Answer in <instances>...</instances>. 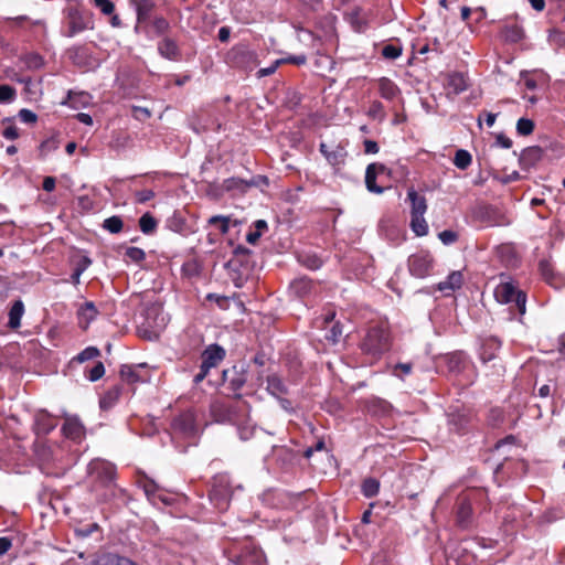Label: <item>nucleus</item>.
<instances>
[{
  "label": "nucleus",
  "mask_w": 565,
  "mask_h": 565,
  "mask_svg": "<svg viewBox=\"0 0 565 565\" xmlns=\"http://www.w3.org/2000/svg\"><path fill=\"white\" fill-rule=\"evenodd\" d=\"M380 95L387 99L393 100L399 94L397 85L387 77H382L377 81Z\"/></svg>",
  "instance_id": "4468645a"
},
{
  "label": "nucleus",
  "mask_w": 565,
  "mask_h": 565,
  "mask_svg": "<svg viewBox=\"0 0 565 565\" xmlns=\"http://www.w3.org/2000/svg\"><path fill=\"white\" fill-rule=\"evenodd\" d=\"M124 223L119 216H110L104 221L103 227L108 232L116 234L122 230Z\"/></svg>",
  "instance_id": "c85d7f7f"
},
{
  "label": "nucleus",
  "mask_w": 565,
  "mask_h": 565,
  "mask_svg": "<svg viewBox=\"0 0 565 565\" xmlns=\"http://www.w3.org/2000/svg\"><path fill=\"white\" fill-rule=\"evenodd\" d=\"M390 348V334L383 327H372L361 345L364 353L377 358Z\"/></svg>",
  "instance_id": "f257e3e1"
},
{
  "label": "nucleus",
  "mask_w": 565,
  "mask_h": 565,
  "mask_svg": "<svg viewBox=\"0 0 565 565\" xmlns=\"http://www.w3.org/2000/svg\"><path fill=\"white\" fill-rule=\"evenodd\" d=\"M285 63H292L297 65H302L306 63V56L305 55H296V56H289L287 58H284Z\"/></svg>",
  "instance_id": "13d9d810"
},
{
  "label": "nucleus",
  "mask_w": 565,
  "mask_h": 565,
  "mask_svg": "<svg viewBox=\"0 0 565 565\" xmlns=\"http://www.w3.org/2000/svg\"><path fill=\"white\" fill-rule=\"evenodd\" d=\"M497 141L498 143L505 148V149H509L512 147V141L511 139H509L508 137L503 136V135H500L498 138H497Z\"/></svg>",
  "instance_id": "e2e57ef3"
},
{
  "label": "nucleus",
  "mask_w": 565,
  "mask_h": 565,
  "mask_svg": "<svg viewBox=\"0 0 565 565\" xmlns=\"http://www.w3.org/2000/svg\"><path fill=\"white\" fill-rule=\"evenodd\" d=\"M260 235H262V233L258 232V231L250 232V233L247 234L246 241L249 244H255L259 239Z\"/></svg>",
  "instance_id": "69168bd1"
},
{
  "label": "nucleus",
  "mask_w": 565,
  "mask_h": 565,
  "mask_svg": "<svg viewBox=\"0 0 565 565\" xmlns=\"http://www.w3.org/2000/svg\"><path fill=\"white\" fill-rule=\"evenodd\" d=\"M139 226L142 233L150 234L156 230L157 221L149 213H145L139 220Z\"/></svg>",
  "instance_id": "bb28decb"
},
{
  "label": "nucleus",
  "mask_w": 565,
  "mask_h": 565,
  "mask_svg": "<svg viewBox=\"0 0 565 565\" xmlns=\"http://www.w3.org/2000/svg\"><path fill=\"white\" fill-rule=\"evenodd\" d=\"M255 433V429L253 427H248V426H243V427H239L238 429V434H239V438L242 440H247L249 439Z\"/></svg>",
  "instance_id": "8fccbe9b"
},
{
  "label": "nucleus",
  "mask_w": 565,
  "mask_h": 565,
  "mask_svg": "<svg viewBox=\"0 0 565 565\" xmlns=\"http://www.w3.org/2000/svg\"><path fill=\"white\" fill-rule=\"evenodd\" d=\"M57 425L56 419L45 411H40L34 417V430L38 435H46Z\"/></svg>",
  "instance_id": "6e6552de"
},
{
  "label": "nucleus",
  "mask_w": 565,
  "mask_h": 565,
  "mask_svg": "<svg viewBox=\"0 0 565 565\" xmlns=\"http://www.w3.org/2000/svg\"><path fill=\"white\" fill-rule=\"evenodd\" d=\"M135 196L138 203H146L154 196V192L149 189L140 190L135 193Z\"/></svg>",
  "instance_id": "49530a36"
},
{
  "label": "nucleus",
  "mask_w": 565,
  "mask_h": 565,
  "mask_svg": "<svg viewBox=\"0 0 565 565\" xmlns=\"http://www.w3.org/2000/svg\"><path fill=\"white\" fill-rule=\"evenodd\" d=\"M319 149L322 156L332 167L342 166L348 156L344 146L341 143L328 145L326 142H321Z\"/></svg>",
  "instance_id": "20e7f679"
},
{
  "label": "nucleus",
  "mask_w": 565,
  "mask_h": 565,
  "mask_svg": "<svg viewBox=\"0 0 565 565\" xmlns=\"http://www.w3.org/2000/svg\"><path fill=\"white\" fill-rule=\"evenodd\" d=\"M291 290L298 296H305L312 289V282L306 277L295 279L290 285Z\"/></svg>",
  "instance_id": "412c9836"
},
{
  "label": "nucleus",
  "mask_w": 565,
  "mask_h": 565,
  "mask_svg": "<svg viewBox=\"0 0 565 565\" xmlns=\"http://www.w3.org/2000/svg\"><path fill=\"white\" fill-rule=\"evenodd\" d=\"M90 264V259L84 256L78 260L75 269L83 274L89 267Z\"/></svg>",
  "instance_id": "5fc2aeb1"
},
{
  "label": "nucleus",
  "mask_w": 565,
  "mask_h": 565,
  "mask_svg": "<svg viewBox=\"0 0 565 565\" xmlns=\"http://www.w3.org/2000/svg\"><path fill=\"white\" fill-rule=\"evenodd\" d=\"M211 500L215 503V507L220 510L227 508L231 492L226 487L225 480L221 478L218 483H215L210 492Z\"/></svg>",
  "instance_id": "423d86ee"
},
{
  "label": "nucleus",
  "mask_w": 565,
  "mask_h": 565,
  "mask_svg": "<svg viewBox=\"0 0 565 565\" xmlns=\"http://www.w3.org/2000/svg\"><path fill=\"white\" fill-rule=\"evenodd\" d=\"M497 115L492 113H487L486 124L488 127H492L495 122Z\"/></svg>",
  "instance_id": "774afa93"
},
{
  "label": "nucleus",
  "mask_w": 565,
  "mask_h": 565,
  "mask_svg": "<svg viewBox=\"0 0 565 565\" xmlns=\"http://www.w3.org/2000/svg\"><path fill=\"white\" fill-rule=\"evenodd\" d=\"M19 118L25 124H34L38 119L36 115L29 109H21L19 111Z\"/></svg>",
  "instance_id": "a18cd8bd"
},
{
  "label": "nucleus",
  "mask_w": 565,
  "mask_h": 565,
  "mask_svg": "<svg viewBox=\"0 0 565 565\" xmlns=\"http://www.w3.org/2000/svg\"><path fill=\"white\" fill-rule=\"evenodd\" d=\"M530 1V4L531 7L535 10V11H543L544 8H545V0H529Z\"/></svg>",
  "instance_id": "0e129e2a"
},
{
  "label": "nucleus",
  "mask_w": 565,
  "mask_h": 565,
  "mask_svg": "<svg viewBox=\"0 0 565 565\" xmlns=\"http://www.w3.org/2000/svg\"><path fill=\"white\" fill-rule=\"evenodd\" d=\"M230 34H231V30L230 28L227 26H222L220 30H218V40L221 42H227L228 39H230Z\"/></svg>",
  "instance_id": "bf43d9fd"
},
{
  "label": "nucleus",
  "mask_w": 565,
  "mask_h": 565,
  "mask_svg": "<svg viewBox=\"0 0 565 565\" xmlns=\"http://www.w3.org/2000/svg\"><path fill=\"white\" fill-rule=\"evenodd\" d=\"M99 355V350L95 347H88L83 350L77 356L76 360L78 362H85L88 360H93Z\"/></svg>",
  "instance_id": "f704fd0d"
},
{
  "label": "nucleus",
  "mask_w": 565,
  "mask_h": 565,
  "mask_svg": "<svg viewBox=\"0 0 565 565\" xmlns=\"http://www.w3.org/2000/svg\"><path fill=\"white\" fill-rule=\"evenodd\" d=\"M520 179V174L516 171H513L512 173L508 174L505 178L502 179L503 183L513 182Z\"/></svg>",
  "instance_id": "338daca9"
},
{
  "label": "nucleus",
  "mask_w": 565,
  "mask_h": 565,
  "mask_svg": "<svg viewBox=\"0 0 565 565\" xmlns=\"http://www.w3.org/2000/svg\"><path fill=\"white\" fill-rule=\"evenodd\" d=\"M412 372V364L411 363H398L393 369V375L404 379L405 375H408Z\"/></svg>",
  "instance_id": "ea45409f"
},
{
  "label": "nucleus",
  "mask_w": 565,
  "mask_h": 565,
  "mask_svg": "<svg viewBox=\"0 0 565 565\" xmlns=\"http://www.w3.org/2000/svg\"><path fill=\"white\" fill-rule=\"evenodd\" d=\"M15 89L10 85H0V102L10 103L14 99Z\"/></svg>",
  "instance_id": "e433bc0d"
},
{
  "label": "nucleus",
  "mask_w": 565,
  "mask_h": 565,
  "mask_svg": "<svg viewBox=\"0 0 565 565\" xmlns=\"http://www.w3.org/2000/svg\"><path fill=\"white\" fill-rule=\"evenodd\" d=\"M228 222H230L228 217L221 216V215L212 216L209 220V223L217 225L220 231H221V233H223V234H226L228 232V228H230Z\"/></svg>",
  "instance_id": "c9c22d12"
},
{
  "label": "nucleus",
  "mask_w": 565,
  "mask_h": 565,
  "mask_svg": "<svg viewBox=\"0 0 565 565\" xmlns=\"http://www.w3.org/2000/svg\"><path fill=\"white\" fill-rule=\"evenodd\" d=\"M135 4L138 21H146L149 18L153 4L149 0H138Z\"/></svg>",
  "instance_id": "5701e85b"
},
{
  "label": "nucleus",
  "mask_w": 565,
  "mask_h": 565,
  "mask_svg": "<svg viewBox=\"0 0 565 565\" xmlns=\"http://www.w3.org/2000/svg\"><path fill=\"white\" fill-rule=\"evenodd\" d=\"M299 262L309 269H318L322 264L316 255H300Z\"/></svg>",
  "instance_id": "2f4dec72"
},
{
  "label": "nucleus",
  "mask_w": 565,
  "mask_h": 565,
  "mask_svg": "<svg viewBox=\"0 0 565 565\" xmlns=\"http://www.w3.org/2000/svg\"><path fill=\"white\" fill-rule=\"evenodd\" d=\"M433 267V257L428 252L420 250L409 256L408 269L409 273L417 277H426Z\"/></svg>",
  "instance_id": "7ed1b4c3"
},
{
  "label": "nucleus",
  "mask_w": 565,
  "mask_h": 565,
  "mask_svg": "<svg viewBox=\"0 0 565 565\" xmlns=\"http://www.w3.org/2000/svg\"><path fill=\"white\" fill-rule=\"evenodd\" d=\"M79 316L82 319L86 321V324H88L92 320L95 319L97 316V309L92 301H87L84 303V306L79 310Z\"/></svg>",
  "instance_id": "cd10ccee"
},
{
  "label": "nucleus",
  "mask_w": 565,
  "mask_h": 565,
  "mask_svg": "<svg viewBox=\"0 0 565 565\" xmlns=\"http://www.w3.org/2000/svg\"><path fill=\"white\" fill-rule=\"evenodd\" d=\"M445 87L448 94L458 95L469 87L468 77L461 72H451L446 76Z\"/></svg>",
  "instance_id": "39448f33"
},
{
  "label": "nucleus",
  "mask_w": 565,
  "mask_h": 565,
  "mask_svg": "<svg viewBox=\"0 0 565 565\" xmlns=\"http://www.w3.org/2000/svg\"><path fill=\"white\" fill-rule=\"evenodd\" d=\"M105 374V366L102 362L96 363L89 371L88 379L92 382L98 381Z\"/></svg>",
  "instance_id": "58836bf2"
},
{
  "label": "nucleus",
  "mask_w": 565,
  "mask_h": 565,
  "mask_svg": "<svg viewBox=\"0 0 565 565\" xmlns=\"http://www.w3.org/2000/svg\"><path fill=\"white\" fill-rule=\"evenodd\" d=\"M11 541L8 537H0V556L6 554L11 547Z\"/></svg>",
  "instance_id": "4d7b16f0"
},
{
  "label": "nucleus",
  "mask_w": 565,
  "mask_h": 565,
  "mask_svg": "<svg viewBox=\"0 0 565 565\" xmlns=\"http://www.w3.org/2000/svg\"><path fill=\"white\" fill-rule=\"evenodd\" d=\"M542 158V149L540 147H529L524 149L520 157V164L523 169L533 168Z\"/></svg>",
  "instance_id": "9b49d317"
},
{
  "label": "nucleus",
  "mask_w": 565,
  "mask_h": 565,
  "mask_svg": "<svg viewBox=\"0 0 565 565\" xmlns=\"http://www.w3.org/2000/svg\"><path fill=\"white\" fill-rule=\"evenodd\" d=\"M267 391L273 396L280 397L287 393V386L279 376L273 374L267 377Z\"/></svg>",
  "instance_id": "f3484780"
},
{
  "label": "nucleus",
  "mask_w": 565,
  "mask_h": 565,
  "mask_svg": "<svg viewBox=\"0 0 565 565\" xmlns=\"http://www.w3.org/2000/svg\"><path fill=\"white\" fill-rule=\"evenodd\" d=\"M323 448H324V443L322 440H319V441H317L315 447H310V448L306 449L305 457L309 458V457H311V455L315 450H321Z\"/></svg>",
  "instance_id": "680f3d73"
},
{
  "label": "nucleus",
  "mask_w": 565,
  "mask_h": 565,
  "mask_svg": "<svg viewBox=\"0 0 565 565\" xmlns=\"http://www.w3.org/2000/svg\"><path fill=\"white\" fill-rule=\"evenodd\" d=\"M158 50L163 57L169 58V60H175L179 55L178 45L171 39H163L159 43Z\"/></svg>",
  "instance_id": "a211bd4d"
},
{
  "label": "nucleus",
  "mask_w": 565,
  "mask_h": 565,
  "mask_svg": "<svg viewBox=\"0 0 565 565\" xmlns=\"http://www.w3.org/2000/svg\"><path fill=\"white\" fill-rule=\"evenodd\" d=\"M472 514L471 503L468 499L462 498L457 510V522L460 526H467L470 523Z\"/></svg>",
  "instance_id": "dca6fc26"
},
{
  "label": "nucleus",
  "mask_w": 565,
  "mask_h": 565,
  "mask_svg": "<svg viewBox=\"0 0 565 565\" xmlns=\"http://www.w3.org/2000/svg\"><path fill=\"white\" fill-rule=\"evenodd\" d=\"M126 257L129 258L131 262L140 263L145 259L146 254L145 252L139 247H128L125 253Z\"/></svg>",
  "instance_id": "72a5a7b5"
},
{
  "label": "nucleus",
  "mask_w": 565,
  "mask_h": 565,
  "mask_svg": "<svg viewBox=\"0 0 565 565\" xmlns=\"http://www.w3.org/2000/svg\"><path fill=\"white\" fill-rule=\"evenodd\" d=\"M4 124H7V126L2 131V136L8 140L17 139L19 137L18 128L10 121V119H6Z\"/></svg>",
  "instance_id": "4c0bfd02"
},
{
  "label": "nucleus",
  "mask_w": 565,
  "mask_h": 565,
  "mask_svg": "<svg viewBox=\"0 0 565 565\" xmlns=\"http://www.w3.org/2000/svg\"><path fill=\"white\" fill-rule=\"evenodd\" d=\"M225 356V350L217 345H209L202 353V361L205 367H215Z\"/></svg>",
  "instance_id": "9d476101"
},
{
  "label": "nucleus",
  "mask_w": 565,
  "mask_h": 565,
  "mask_svg": "<svg viewBox=\"0 0 565 565\" xmlns=\"http://www.w3.org/2000/svg\"><path fill=\"white\" fill-rule=\"evenodd\" d=\"M380 490V482L376 479L369 478L362 483V492L366 498L375 497Z\"/></svg>",
  "instance_id": "393cba45"
},
{
  "label": "nucleus",
  "mask_w": 565,
  "mask_h": 565,
  "mask_svg": "<svg viewBox=\"0 0 565 565\" xmlns=\"http://www.w3.org/2000/svg\"><path fill=\"white\" fill-rule=\"evenodd\" d=\"M76 118H77V119H78V121H79V122H82V124H85V125H88V126L93 125V118H92V116H90V115H88V114H85V113H78V114L76 115Z\"/></svg>",
  "instance_id": "052dcab7"
},
{
  "label": "nucleus",
  "mask_w": 565,
  "mask_h": 565,
  "mask_svg": "<svg viewBox=\"0 0 565 565\" xmlns=\"http://www.w3.org/2000/svg\"><path fill=\"white\" fill-rule=\"evenodd\" d=\"M55 179L53 177H46L43 180V190L46 192H52L55 189Z\"/></svg>",
  "instance_id": "6e6d98bb"
},
{
  "label": "nucleus",
  "mask_w": 565,
  "mask_h": 565,
  "mask_svg": "<svg viewBox=\"0 0 565 565\" xmlns=\"http://www.w3.org/2000/svg\"><path fill=\"white\" fill-rule=\"evenodd\" d=\"M120 375L130 383L137 382L139 380L136 371L130 365H122L120 369Z\"/></svg>",
  "instance_id": "a19ab883"
},
{
  "label": "nucleus",
  "mask_w": 565,
  "mask_h": 565,
  "mask_svg": "<svg viewBox=\"0 0 565 565\" xmlns=\"http://www.w3.org/2000/svg\"><path fill=\"white\" fill-rule=\"evenodd\" d=\"M24 313V306H23V302L21 300H17L10 311H9V327L12 328V329H17L20 327L21 324V318Z\"/></svg>",
  "instance_id": "6ab92c4d"
},
{
  "label": "nucleus",
  "mask_w": 565,
  "mask_h": 565,
  "mask_svg": "<svg viewBox=\"0 0 565 565\" xmlns=\"http://www.w3.org/2000/svg\"><path fill=\"white\" fill-rule=\"evenodd\" d=\"M438 237L444 244L449 245L457 241L458 235L454 231L446 230L440 232Z\"/></svg>",
  "instance_id": "79ce46f5"
},
{
  "label": "nucleus",
  "mask_w": 565,
  "mask_h": 565,
  "mask_svg": "<svg viewBox=\"0 0 565 565\" xmlns=\"http://www.w3.org/2000/svg\"><path fill=\"white\" fill-rule=\"evenodd\" d=\"M364 151L366 153L375 154L379 152V146L375 141L367 139L364 141Z\"/></svg>",
  "instance_id": "3c124183"
},
{
  "label": "nucleus",
  "mask_w": 565,
  "mask_h": 565,
  "mask_svg": "<svg viewBox=\"0 0 565 565\" xmlns=\"http://www.w3.org/2000/svg\"><path fill=\"white\" fill-rule=\"evenodd\" d=\"M462 282H463V276H462L461 271H458V270L452 271L451 274L448 275L446 280L440 281L438 284V289L440 291L445 292V295H450L456 289H459L461 287Z\"/></svg>",
  "instance_id": "f8f14e48"
},
{
  "label": "nucleus",
  "mask_w": 565,
  "mask_h": 565,
  "mask_svg": "<svg viewBox=\"0 0 565 565\" xmlns=\"http://www.w3.org/2000/svg\"><path fill=\"white\" fill-rule=\"evenodd\" d=\"M411 227L417 236H425L428 233V225L424 215H414L411 220Z\"/></svg>",
  "instance_id": "4be33fe9"
},
{
  "label": "nucleus",
  "mask_w": 565,
  "mask_h": 565,
  "mask_svg": "<svg viewBox=\"0 0 565 565\" xmlns=\"http://www.w3.org/2000/svg\"><path fill=\"white\" fill-rule=\"evenodd\" d=\"M95 4L104 14H111L115 10L114 3L110 0H95Z\"/></svg>",
  "instance_id": "c03bdc74"
},
{
  "label": "nucleus",
  "mask_w": 565,
  "mask_h": 565,
  "mask_svg": "<svg viewBox=\"0 0 565 565\" xmlns=\"http://www.w3.org/2000/svg\"><path fill=\"white\" fill-rule=\"evenodd\" d=\"M402 54V47L393 44H387L382 49V55L387 60H395Z\"/></svg>",
  "instance_id": "473e14b6"
},
{
  "label": "nucleus",
  "mask_w": 565,
  "mask_h": 565,
  "mask_svg": "<svg viewBox=\"0 0 565 565\" xmlns=\"http://www.w3.org/2000/svg\"><path fill=\"white\" fill-rule=\"evenodd\" d=\"M494 297L500 303H514L520 315H524L526 311V295L518 290L512 282L499 284L494 289Z\"/></svg>",
  "instance_id": "f03ea898"
},
{
  "label": "nucleus",
  "mask_w": 565,
  "mask_h": 565,
  "mask_svg": "<svg viewBox=\"0 0 565 565\" xmlns=\"http://www.w3.org/2000/svg\"><path fill=\"white\" fill-rule=\"evenodd\" d=\"M285 63V60H277L275 61L269 67H265V68H260L258 71V76L259 77H264V76H268V75H271L273 73H275V71L277 70V67Z\"/></svg>",
  "instance_id": "de8ad7c7"
},
{
  "label": "nucleus",
  "mask_w": 565,
  "mask_h": 565,
  "mask_svg": "<svg viewBox=\"0 0 565 565\" xmlns=\"http://www.w3.org/2000/svg\"><path fill=\"white\" fill-rule=\"evenodd\" d=\"M342 328L339 323H335L332 326L329 334L327 335V339L330 340L332 343H338L339 340L342 337Z\"/></svg>",
  "instance_id": "37998d69"
},
{
  "label": "nucleus",
  "mask_w": 565,
  "mask_h": 565,
  "mask_svg": "<svg viewBox=\"0 0 565 565\" xmlns=\"http://www.w3.org/2000/svg\"><path fill=\"white\" fill-rule=\"evenodd\" d=\"M499 348H500L499 340H497L494 338L488 339L484 342V344L482 345L481 359L484 362L492 360L495 356V352L499 350Z\"/></svg>",
  "instance_id": "aec40b11"
},
{
  "label": "nucleus",
  "mask_w": 565,
  "mask_h": 565,
  "mask_svg": "<svg viewBox=\"0 0 565 565\" xmlns=\"http://www.w3.org/2000/svg\"><path fill=\"white\" fill-rule=\"evenodd\" d=\"M385 171H386L385 166L381 164V163H371L367 166L366 172H365V185L370 192H373L376 194H381L384 192V188L379 186L376 184L375 180H376L377 175L384 173Z\"/></svg>",
  "instance_id": "0eeeda50"
},
{
  "label": "nucleus",
  "mask_w": 565,
  "mask_h": 565,
  "mask_svg": "<svg viewBox=\"0 0 565 565\" xmlns=\"http://www.w3.org/2000/svg\"><path fill=\"white\" fill-rule=\"evenodd\" d=\"M62 433L65 437L73 440H79L85 431L84 426L76 416H66L62 426Z\"/></svg>",
  "instance_id": "1a4fd4ad"
},
{
  "label": "nucleus",
  "mask_w": 565,
  "mask_h": 565,
  "mask_svg": "<svg viewBox=\"0 0 565 565\" xmlns=\"http://www.w3.org/2000/svg\"><path fill=\"white\" fill-rule=\"evenodd\" d=\"M407 198L412 204V216H420L426 213L427 204L426 199L423 195H419L414 189H409L407 192Z\"/></svg>",
  "instance_id": "2eb2a0df"
},
{
  "label": "nucleus",
  "mask_w": 565,
  "mask_h": 565,
  "mask_svg": "<svg viewBox=\"0 0 565 565\" xmlns=\"http://www.w3.org/2000/svg\"><path fill=\"white\" fill-rule=\"evenodd\" d=\"M211 369L212 367H205V363L202 361L200 372L194 376V382L195 383L202 382L206 377V375Z\"/></svg>",
  "instance_id": "603ef678"
},
{
  "label": "nucleus",
  "mask_w": 565,
  "mask_h": 565,
  "mask_svg": "<svg viewBox=\"0 0 565 565\" xmlns=\"http://www.w3.org/2000/svg\"><path fill=\"white\" fill-rule=\"evenodd\" d=\"M471 154L466 150H457L454 159V163L458 169L465 170L471 164Z\"/></svg>",
  "instance_id": "b1692460"
},
{
  "label": "nucleus",
  "mask_w": 565,
  "mask_h": 565,
  "mask_svg": "<svg viewBox=\"0 0 565 565\" xmlns=\"http://www.w3.org/2000/svg\"><path fill=\"white\" fill-rule=\"evenodd\" d=\"M119 391L117 388L108 391L100 399V407L103 409L110 408L118 399Z\"/></svg>",
  "instance_id": "c756f323"
},
{
  "label": "nucleus",
  "mask_w": 565,
  "mask_h": 565,
  "mask_svg": "<svg viewBox=\"0 0 565 565\" xmlns=\"http://www.w3.org/2000/svg\"><path fill=\"white\" fill-rule=\"evenodd\" d=\"M132 111H134V116L138 119H145V118H149L151 116L150 110L147 108H143V107L135 106L132 108Z\"/></svg>",
  "instance_id": "09e8293b"
},
{
  "label": "nucleus",
  "mask_w": 565,
  "mask_h": 565,
  "mask_svg": "<svg viewBox=\"0 0 565 565\" xmlns=\"http://www.w3.org/2000/svg\"><path fill=\"white\" fill-rule=\"evenodd\" d=\"M175 426H179L184 433L194 434L193 416L191 414H183L175 420Z\"/></svg>",
  "instance_id": "a878e982"
},
{
  "label": "nucleus",
  "mask_w": 565,
  "mask_h": 565,
  "mask_svg": "<svg viewBox=\"0 0 565 565\" xmlns=\"http://www.w3.org/2000/svg\"><path fill=\"white\" fill-rule=\"evenodd\" d=\"M534 122L527 118H520L516 122V131L521 136H529L533 132Z\"/></svg>",
  "instance_id": "7c9ffc66"
},
{
  "label": "nucleus",
  "mask_w": 565,
  "mask_h": 565,
  "mask_svg": "<svg viewBox=\"0 0 565 565\" xmlns=\"http://www.w3.org/2000/svg\"><path fill=\"white\" fill-rule=\"evenodd\" d=\"M147 324H148V327L154 329L152 331V334L154 338H157L159 334V331L162 330L164 328V326L167 324L166 316L163 313L159 312V309H157V308L150 309V310H148Z\"/></svg>",
  "instance_id": "ddd939ff"
},
{
  "label": "nucleus",
  "mask_w": 565,
  "mask_h": 565,
  "mask_svg": "<svg viewBox=\"0 0 565 565\" xmlns=\"http://www.w3.org/2000/svg\"><path fill=\"white\" fill-rule=\"evenodd\" d=\"M156 490H157V486L154 482L152 481H147L143 483V491L146 493V495L150 499L156 493Z\"/></svg>",
  "instance_id": "864d4df0"
}]
</instances>
